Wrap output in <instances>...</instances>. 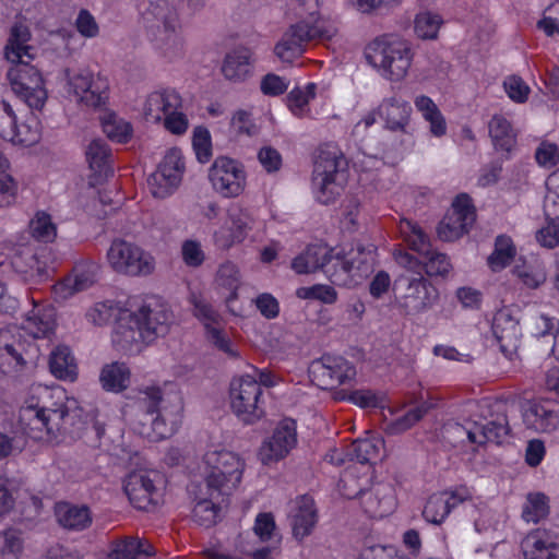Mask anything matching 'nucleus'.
<instances>
[{
    "instance_id": "obj_1",
    "label": "nucleus",
    "mask_w": 559,
    "mask_h": 559,
    "mask_svg": "<svg viewBox=\"0 0 559 559\" xmlns=\"http://www.w3.org/2000/svg\"><path fill=\"white\" fill-rule=\"evenodd\" d=\"M64 392L57 389L39 388L37 396H32L25 402L19 412V425L25 435L41 439L43 432L48 435V428L53 424L51 421L52 413L62 415L68 403H63Z\"/></svg>"
},
{
    "instance_id": "obj_2",
    "label": "nucleus",
    "mask_w": 559,
    "mask_h": 559,
    "mask_svg": "<svg viewBox=\"0 0 559 559\" xmlns=\"http://www.w3.org/2000/svg\"><path fill=\"white\" fill-rule=\"evenodd\" d=\"M51 421L53 424L48 428L49 437L64 435L72 439H83L86 444L94 448L103 445L104 426L85 414L74 400L70 401L62 415L52 413Z\"/></svg>"
},
{
    "instance_id": "obj_3",
    "label": "nucleus",
    "mask_w": 559,
    "mask_h": 559,
    "mask_svg": "<svg viewBox=\"0 0 559 559\" xmlns=\"http://www.w3.org/2000/svg\"><path fill=\"white\" fill-rule=\"evenodd\" d=\"M367 59L380 67L392 81L405 78L413 60L411 45L402 39L374 40L369 46Z\"/></svg>"
},
{
    "instance_id": "obj_4",
    "label": "nucleus",
    "mask_w": 559,
    "mask_h": 559,
    "mask_svg": "<svg viewBox=\"0 0 559 559\" xmlns=\"http://www.w3.org/2000/svg\"><path fill=\"white\" fill-rule=\"evenodd\" d=\"M10 62L7 78L13 93L29 108L40 110L48 97L41 73L24 59Z\"/></svg>"
},
{
    "instance_id": "obj_5",
    "label": "nucleus",
    "mask_w": 559,
    "mask_h": 559,
    "mask_svg": "<svg viewBox=\"0 0 559 559\" xmlns=\"http://www.w3.org/2000/svg\"><path fill=\"white\" fill-rule=\"evenodd\" d=\"M203 462V478L207 489H234L240 484L243 464L233 452L207 451Z\"/></svg>"
},
{
    "instance_id": "obj_6",
    "label": "nucleus",
    "mask_w": 559,
    "mask_h": 559,
    "mask_svg": "<svg viewBox=\"0 0 559 559\" xmlns=\"http://www.w3.org/2000/svg\"><path fill=\"white\" fill-rule=\"evenodd\" d=\"M263 390L252 376L234 378L229 385L230 407L245 424H253L264 415Z\"/></svg>"
},
{
    "instance_id": "obj_7",
    "label": "nucleus",
    "mask_w": 559,
    "mask_h": 559,
    "mask_svg": "<svg viewBox=\"0 0 559 559\" xmlns=\"http://www.w3.org/2000/svg\"><path fill=\"white\" fill-rule=\"evenodd\" d=\"M343 158L335 152L323 151L314 162L312 185L319 202L329 204L340 195L345 181Z\"/></svg>"
},
{
    "instance_id": "obj_8",
    "label": "nucleus",
    "mask_w": 559,
    "mask_h": 559,
    "mask_svg": "<svg viewBox=\"0 0 559 559\" xmlns=\"http://www.w3.org/2000/svg\"><path fill=\"white\" fill-rule=\"evenodd\" d=\"M332 284L344 287L356 286L373 271L374 248L358 243L343 255L336 254Z\"/></svg>"
},
{
    "instance_id": "obj_9",
    "label": "nucleus",
    "mask_w": 559,
    "mask_h": 559,
    "mask_svg": "<svg viewBox=\"0 0 559 559\" xmlns=\"http://www.w3.org/2000/svg\"><path fill=\"white\" fill-rule=\"evenodd\" d=\"M107 260L117 273L129 276H146L153 273V257L141 247L123 239H115L108 251Z\"/></svg>"
},
{
    "instance_id": "obj_10",
    "label": "nucleus",
    "mask_w": 559,
    "mask_h": 559,
    "mask_svg": "<svg viewBox=\"0 0 559 559\" xmlns=\"http://www.w3.org/2000/svg\"><path fill=\"white\" fill-rule=\"evenodd\" d=\"M185 170L181 152L170 148L157 169L147 178V186L154 198L165 199L171 195L179 187Z\"/></svg>"
},
{
    "instance_id": "obj_11",
    "label": "nucleus",
    "mask_w": 559,
    "mask_h": 559,
    "mask_svg": "<svg viewBox=\"0 0 559 559\" xmlns=\"http://www.w3.org/2000/svg\"><path fill=\"white\" fill-rule=\"evenodd\" d=\"M399 285L403 287L399 305L405 314L413 316L424 312L432 307L438 299L437 288L423 275H402Z\"/></svg>"
},
{
    "instance_id": "obj_12",
    "label": "nucleus",
    "mask_w": 559,
    "mask_h": 559,
    "mask_svg": "<svg viewBox=\"0 0 559 559\" xmlns=\"http://www.w3.org/2000/svg\"><path fill=\"white\" fill-rule=\"evenodd\" d=\"M475 209L471 198L462 193L457 195L449 212L437 227L438 237L443 241H454L467 234L475 222Z\"/></svg>"
},
{
    "instance_id": "obj_13",
    "label": "nucleus",
    "mask_w": 559,
    "mask_h": 559,
    "mask_svg": "<svg viewBox=\"0 0 559 559\" xmlns=\"http://www.w3.org/2000/svg\"><path fill=\"white\" fill-rule=\"evenodd\" d=\"M213 188L225 198L238 197L245 188L242 166L227 156L217 157L209 170Z\"/></svg>"
},
{
    "instance_id": "obj_14",
    "label": "nucleus",
    "mask_w": 559,
    "mask_h": 559,
    "mask_svg": "<svg viewBox=\"0 0 559 559\" xmlns=\"http://www.w3.org/2000/svg\"><path fill=\"white\" fill-rule=\"evenodd\" d=\"M310 373L322 388L334 389L353 380L356 369L341 356L324 355L311 362Z\"/></svg>"
},
{
    "instance_id": "obj_15",
    "label": "nucleus",
    "mask_w": 559,
    "mask_h": 559,
    "mask_svg": "<svg viewBox=\"0 0 559 559\" xmlns=\"http://www.w3.org/2000/svg\"><path fill=\"white\" fill-rule=\"evenodd\" d=\"M163 403L162 391L155 386L147 388L140 400V405L150 417V424L157 439H165L173 435L178 424V413L170 418V413Z\"/></svg>"
},
{
    "instance_id": "obj_16",
    "label": "nucleus",
    "mask_w": 559,
    "mask_h": 559,
    "mask_svg": "<svg viewBox=\"0 0 559 559\" xmlns=\"http://www.w3.org/2000/svg\"><path fill=\"white\" fill-rule=\"evenodd\" d=\"M321 36L322 32L318 25L300 21L284 33L275 45L274 52L282 61L292 62L302 55L307 43Z\"/></svg>"
},
{
    "instance_id": "obj_17",
    "label": "nucleus",
    "mask_w": 559,
    "mask_h": 559,
    "mask_svg": "<svg viewBox=\"0 0 559 559\" xmlns=\"http://www.w3.org/2000/svg\"><path fill=\"white\" fill-rule=\"evenodd\" d=\"M297 443L296 421L285 418L276 426L272 436L265 440L259 451V457L265 465L284 459Z\"/></svg>"
},
{
    "instance_id": "obj_18",
    "label": "nucleus",
    "mask_w": 559,
    "mask_h": 559,
    "mask_svg": "<svg viewBox=\"0 0 559 559\" xmlns=\"http://www.w3.org/2000/svg\"><path fill=\"white\" fill-rule=\"evenodd\" d=\"M384 447V440L379 437L358 439L350 443L346 448L344 456L336 451L330 455V460L332 463L336 465H342L349 462H357L361 466L367 467L368 472H371L368 480H372V466L381 460V450ZM370 481L367 485H372Z\"/></svg>"
},
{
    "instance_id": "obj_19",
    "label": "nucleus",
    "mask_w": 559,
    "mask_h": 559,
    "mask_svg": "<svg viewBox=\"0 0 559 559\" xmlns=\"http://www.w3.org/2000/svg\"><path fill=\"white\" fill-rule=\"evenodd\" d=\"M111 342L114 347L123 354H134L141 350L142 345L145 344V336L132 312L120 313L114 326Z\"/></svg>"
},
{
    "instance_id": "obj_20",
    "label": "nucleus",
    "mask_w": 559,
    "mask_h": 559,
    "mask_svg": "<svg viewBox=\"0 0 559 559\" xmlns=\"http://www.w3.org/2000/svg\"><path fill=\"white\" fill-rule=\"evenodd\" d=\"M69 84L80 100L91 107H100L108 99V83L100 76L95 78L88 70H82L73 76L66 71Z\"/></svg>"
},
{
    "instance_id": "obj_21",
    "label": "nucleus",
    "mask_w": 559,
    "mask_h": 559,
    "mask_svg": "<svg viewBox=\"0 0 559 559\" xmlns=\"http://www.w3.org/2000/svg\"><path fill=\"white\" fill-rule=\"evenodd\" d=\"M333 250L323 245H309L305 251L297 255L292 267L298 274L314 273L322 271L332 283V274L335 273L336 255Z\"/></svg>"
},
{
    "instance_id": "obj_22",
    "label": "nucleus",
    "mask_w": 559,
    "mask_h": 559,
    "mask_svg": "<svg viewBox=\"0 0 559 559\" xmlns=\"http://www.w3.org/2000/svg\"><path fill=\"white\" fill-rule=\"evenodd\" d=\"M132 313L144 333L146 345L157 337L165 336L173 322V313L164 305L157 302L143 305Z\"/></svg>"
},
{
    "instance_id": "obj_23",
    "label": "nucleus",
    "mask_w": 559,
    "mask_h": 559,
    "mask_svg": "<svg viewBox=\"0 0 559 559\" xmlns=\"http://www.w3.org/2000/svg\"><path fill=\"white\" fill-rule=\"evenodd\" d=\"M525 427L535 432H551L559 427V405L551 401H530L523 406Z\"/></svg>"
},
{
    "instance_id": "obj_24",
    "label": "nucleus",
    "mask_w": 559,
    "mask_h": 559,
    "mask_svg": "<svg viewBox=\"0 0 559 559\" xmlns=\"http://www.w3.org/2000/svg\"><path fill=\"white\" fill-rule=\"evenodd\" d=\"M492 334L499 344L501 353L509 359L518 354L521 338L519 321L512 317L509 310H499L492 320Z\"/></svg>"
},
{
    "instance_id": "obj_25",
    "label": "nucleus",
    "mask_w": 559,
    "mask_h": 559,
    "mask_svg": "<svg viewBox=\"0 0 559 559\" xmlns=\"http://www.w3.org/2000/svg\"><path fill=\"white\" fill-rule=\"evenodd\" d=\"M11 264L26 280L40 282L48 277L46 264L39 260L37 251L32 245L17 246L12 252Z\"/></svg>"
},
{
    "instance_id": "obj_26",
    "label": "nucleus",
    "mask_w": 559,
    "mask_h": 559,
    "mask_svg": "<svg viewBox=\"0 0 559 559\" xmlns=\"http://www.w3.org/2000/svg\"><path fill=\"white\" fill-rule=\"evenodd\" d=\"M289 514L293 535L296 539L302 540L311 534L317 523V511L311 496L308 493L299 496L293 502Z\"/></svg>"
},
{
    "instance_id": "obj_27",
    "label": "nucleus",
    "mask_w": 559,
    "mask_h": 559,
    "mask_svg": "<svg viewBox=\"0 0 559 559\" xmlns=\"http://www.w3.org/2000/svg\"><path fill=\"white\" fill-rule=\"evenodd\" d=\"M377 114L385 122V128L393 132H407L412 107L397 97L384 98L377 109Z\"/></svg>"
},
{
    "instance_id": "obj_28",
    "label": "nucleus",
    "mask_w": 559,
    "mask_h": 559,
    "mask_svg": "<svg viewBox=\"0 0 559 559\" xmlns=\"http://www.w3.org/2000/svg\"><path fill=\"white\" fill-rule=\"evenodd\" d=\"M525 559H559L555 536L545 530L530 533L522 543Z\"/></svg>"
},
{
    "instance_id": "obj_29",
    "label": "nucleus",
    "mask_w": 559,
    "mask_h": 559,
    "mask_svg": "<svg viewBox=\"0 0 559 559\" xmlns=\"http://www.w3.org/2000/svg\"><path fill=\"white\" fill-rule=\"evenodd\" d=\"M397 262L408 269L421 267L429 276H444L451 269L450 261L444 253L431 250L429 254L420 259L408 252L400 253Z\"/></svg>"
},
{
    "instance_id": "obj_30",
    "label": "nucleus",
    "mask_w": 559,
    "mask_h": 559,
    "mask_svg": "<svg viewBox=\"0 0 559 559\" xmlns=\"http://www.w3.org/2000/svg\"><path fill=\"white\" fill-rule=\"evenodd\" d=\"M142 16L145 27L154 35L175 31L176 14L165 0L151 3Z\"/></svg>"
},
{
    "instance_id": "obj_31",
    "label": "nucleus",
    "mask_w": 559,
    "mask_h": 559,
    "mask_svg": "<svg viewBox=\"0 0 559 559\" xmlns=\"http://www.w3.org/2000/svg\"><path fill=\"white\" fill-rule=\"evenodd\" d=\"M55 516L58 524L69 531H83L92 524V514L86 506L58 502Z\"/></svg>"
},
{
    "instance_id": "obj_32",
    "label": "nucleus",
    "mask_w": 559,
    "mask_h": 559,
    "mask_svg": "<svg viewBox=\"0 0 559 559\" xmlns=\"http://www.w3.org/2000/svg\"><path fill=\"white\" fill-rule=\"evenodd\" d=\"M181 107V97L174 90L157 91L146 99L144 111L148 119L159 121L174 110Z\"/></svg>"
},
{
    "instance_id": "obj_33",
    "label": "nucleus",
    "mask_w": 559,
    "mask_h": 559,
    "mask_svg": "<svg viewBox=\"0 0 559 559\" xmlns=\"http://www.w3.org/2000/svg\"><path fill=\"white\" fill-rule=\"evenodd\" d=\"M466 497L456 496L455 491H437L432 493L423 511L425 520L432 524H440L457 501Z\"/></svg>"
},
{
    "instance_id": "obj_34",
    "label": "nucleus",
    "mask_w": 559,
    "mask_h": 559,
    "mask_svg": "<svg viewBox=\"0 0 559 559\" xmlns=\"http://www.w3.org/2000/svg\"><path fill=\"white\" fill-rule=\"evenodd\" d=\"M85 155L97 182L112 175L110 148L105 141L100 139L93 140L87 145Z\"/></svg>"
},
{
    "instance_id": "obj_35",
    "label": "nucleus",
    "mask_w": 559,
    "mask_h": 559,
    "mask_svg": "<svg viewBox=\"0 0 559 559\" xmlns=\"http://www.w3.org/2000/svg\"><path fill=\"white\" fill-rule=\"evenodd\" d=\"M141 555H154L153 546L135 537H124L111 543L105 559H138Z\"/></svg>"
},
{
    "instance_id": "obj_36",
    "label": "nucleus",
    "mask_w": 559,
    "mask_h": 559,
    "mask_svg": "<svg viewBox=\"0 0 559 559\" xmlns=\"http://www.w3.org/2000/svg\"><path fill=\"white\" fill-rule=\"evenodd\" d=\"M131 372L124 362L114 361L102 368L99 381L107 392L120 393L128 389Z\"/></svg>"
},
{
    "instance_id": "obj_37",
    "label": "nucleus",
    "mask_w": 559,
    "mask_h": 559,
    "mask_svg": "<svg viewBox=\"0 0 559 559\" xmlns=\"http://www.w3.org/2000/svg\"><path fill=\"white\" fill-rule=\"evenodd\" d=\"M31 39L28 27L22 23H15L10 32L8 43L4 47V56L8 61H20L24 57L32 59L29 55L31 46L27 45Z\"/></svg>"
},
{
    "instance_id": "obj_38",
    "label": "nucleus",
    "mask_w": 559,
    "mask_h": 559,
    "mask_svg": "<svg viewBox=\"0 0 559 559\" xmlns=\"http://www.w3.org/2000/svg\"><path fill=\"white\" fill-rule=\"evenodd\" d=\"M56 328L55 311L52 308H37L32 311L23 323V329L34 338L48 337Z\"/></svg>"
},
{
    "instance_id": "obj_39",
    "label": "nucleus",
    "mask_w": 559,
    "mask_h": 559,
    "mask_svg": "<svg viewBox=\"0 0 559 559\" xmlns=\"http://www.w3.org/2000/svg\"><path fill=\"white\" fill-rule=\"evenodd\" d=\"M250 51L248 49H236L226 55L222 72L229 81H243L250 73Z\"/></svg>"
},
{
    "instance_id": "obj_40",
    "label": "nucleus",
    "mask_w": 559,
    "mask_h": 559,
    "mask_svg": "<svg viewBox=\"0 0 559 559\" xmlns=\"http://www.w3.org/2000/svg\"><path fill=\"white\" fill-rule=\"evenodd\" d=\"M49 368L51 373L58 379L71 381L75 379L76 365L68 346L60 345L51 352Z\"/></svg>"
},
{
    "instance_id": "obj_41",
    "label": "nucleus",
    "mask_w": 559,
    "mask_h": 559,
    "mask_svg": "<svg viewBox=\"0 0 559 559\" xmlns=\"http://www.w3.org/2000/svg\"><path fill=\"white\" fill-rule=\"evenodd\" d=\"M210 491H197L193 497V516L204 526L214 524L218 518L222 509L221 504L216 501Z\"/></svg>"
},
{
    "instance_id": "obj_42",
    "label": "nucleus",
    "mask_w": 559,
    "mask_h": 559,
    "mask_svg": "<svg viewBox=\"0 0 559 559\" xmlns=\"http://www.w3.org/2000/svg\"><path fill=\"white\" fill-rule=\"evenodd\" d=\"M489 135L497 150L510 152L515 144V133L510 122L502 116H493L489 121Z\"/></svg>"
},
{
    "instance_id": "obj_43",
    "label": "nucleus",
    "mask_w": 559,
    "mask_h": 559,
    "mask_svg": "<svg viewBox=\"0 0 559 559\" xmlns=\"http://www.w3.org/2000/svg\"><path fill=\"white\" fill-rule=\"evenodd\" d=\"M159 486H165L163 474L154 469H136L123 477L121 489H157Z\"/></svg>"
},
{
    "instance_id": "obj_44",
    "label": "nucleus",
    "mask_w": 559,
    "mask_h": 559,
    "mask_svg": "<svg viewBox=\"0 0 559 559\" xmlns=\"http://www.w3.org/2000/svg\"><path fill=\"white\" fill-rule=\"evenodd\" d=\"M415 106L430 123V131L436 136H441L447 131L445 120L437 105L428 96L416 97Z\"/></svg>"
},
{
    "instance_id": "obj_45",
    "label": "nucleus",
    "mask_w": 559,
    "mask_h": 559,
    "mask_svg": "<svg viewBox=\"0 0 559 559\" xmlns=\"http://www.w3.org/2000/svg\"><path fill=\"white\" fill-rule=\"evenodd\" d=\"M515 255V247L510 237L500 235L496 238L495 249L488 257V265L493 272L503 270Z\"/></svg>"
},
{
    "instance_id": "obj_46",
    "label": "nucleus",
    "mask_w": 559,
    "mask_h": 559,
    "mask_svg": "<svg viewBox=\"0 0 559 559\" xmlns=\"http://www.w3.org/2000/svg\"><path fill=\"white\" fill-rule=\"evenodd\" d=\"M435 407V403L429 401H421L417 406L411 408L403 416L399 417L393 423H391L388 426V431L391 435H399L408 430L415 424L421 420L424 416Z\"/></svg>"
},
{
    "instance_id": "obj_47",
    "label": "nucleus",
    "mask_w": 559,
    "mask_h": 559,
    "mask_svg": "<svg viewBox=\"0 0 559 559\" xmlns=\"http://www.w3.org/2000/svg\"><path fill=\"white\" fill-rule=\"evenodd\" d=\"M548 497L542 491H530L523 506L522 518L527 523H537L549 513Z\"/></svg>"
},
{
    "instance_id": "obj_48",
    "label": "nucleus",
    "mask_w": 559,
    "mask_h": 559,
    "mask_svg": "<svg viewBox=\"0 0 559 559\" xmlns=\"http://www.w3.org/2000/svg\"><path fill=\"white\" fill-rule=\"evenodd\" d=\"M231 226L229 228V236L225 239L224 231L215 234L216 243L227 249L236 242H241L248 230L251 229L249 226L248 217L243 214L230 215Z\"/></svg>"
},
{
    "instance_id": "obj_49",
    "label": "nucleus",
    "mask_w": 559,
    "mask_h": 559,
    "mask_svg": "<svg viewBox=\"0 0 559 559\" xmlns=\"http://www.w3.org/2000/svg\"><path fill=\"white\" fill-rule=\"evenodd\" d=\"M103 131L115 142L127 143L132 136V127L116 114H107L102 118Z\"/></svg>"
},
{
    "instance_id": "obj_50",
    "label": "nucleus",
    "mask_w": 559,
    "mask_h": 559,
    "mask_svg": "<svg viewBox=\"0 0 559 559\" xmlns=\"http://www.w3.org/2000/svg\"><path fill=\"white\" fill-rule=\"evenodd\" d=\"M12 133L14 136H7L5 140L24 146L34 145L40 139L39 122L35 117L20 124L15 121Z\"/></svg>"
},
{
    "instance_id": "obj_51",
    "label": "nucleus",
    "mask_w": 559,
    "mask_h": 559,
    "mask_svg": "<svg viewBox=\"0 0 559 559\" xmlns=\"http://www.w3.org/2000/svg\"><path fill=\"white\" fill-rule=\"evenodd\" d=\"M22 349V343L14 340L9 331H0V367L4 362L9 365L12 362L20 366L25 365Z\"/></svg>"
},
{
    "instance_id": "obj_52",
    "label": "nucleus",
    "mask_w": 559,
    "mask_h": 559,
    "mask_svg": "<svg viewBox=\"0 0 559 559\" xmlns=\"http://www.w3.org/2000/svg\"><path fill=\"white\" fill-rule=\"evenodd\" d=\"M99 265L93 261L78 263L73 269L74 292H82L90 288L96 281Z\"/></svg>"
},
{
    "instance_id": "obj_53",
    "label": "nucleus",
    "mask_w": 559,
    "mask_h": 559,
    "mask_svg": "<svg viewBox=\"0 0 559 559\" xmlns=\"http://www.w3.org/2000/svg\"><path fill=\"white\" fill-rule=\"evenodd\" d=\"M216 283L218 286L224 287L230 292L226 299L228 302L236 299L237 289L240 284V274L237 265L229 261L219 265L216 273Z\"/></svg>"
},
{
    "instance_id": "obj_54",
    "label": "nucleus",
    "mask_w": 559,
    "mask_h": 559,
    "mask_svg": "<svg viewBox=\"0 0 559 559\" xmlns=\"http://www.w3.org/2000/svg\"><path fill=\"white\" fill-rule=\"evenodd\" d=\"M476 428L479 429L481 435V441L495 442L500 444L502 439L509 433L510 428L508 425L507 417L504 415L497 417L495 420L487 421L486 424H476Z\"/></svg>"
},
{
    "instance_id": "obj_55",
    "label": "nucleus",
    "mask_w": 559,
    "mask_h": 559,
    "mask_svg": "<svg viewBox=\"0 0 559 559\" xmlns=\"http://www.w3.org/2000/svg\"><path fill=\"white\" fill-rule=\"evenodd\" d=\"M442 20L438 14L423 12L416 15L415 33L423 39L437 38Z\"/></svg>"
},
{
    "instance_id": "obj_56",
    "label": "nucleus",
    "mask_w": 559,
    "mask_h": 559,
    "mask_svg": "<svg viewBox=\"0 0 559 559\" xmlns=\"http://www.w3.org/2000/svg\"><path fill=\"white\" fill-rule=\"evenodd\" d=\"M206 340L219 352L226 354L229 358H238L239 353L231 342L228 333L221 326H209L206 330Z\"/></svg>"
},
{
    "instance_id": "obj_57",
    "label": "nucleus",
    "mask_w": 559,
    "mask_h": 559,
    "mask_svg": "<svg viewBox=\"0 0 559 559\" xmlns=\"http://www.w3.org/2000/svg\"><path fill=\"white\" fill-rule=\"evenodd\" d=\"M29 229L33 237L43 242L52 241L57 235L56 226L50 216L44 212L37 213L35 218L31 221Z\"/></svg>"
},
{
    "instance_id": "obj_58",
    "label": "nucleus",
    "mask_w": 559,
    "mask_h": 559,
    "mask_svg": "<svg viewBox=\"0 0 559 559\" xmlns=\"http://www.w3.org/2000/svg\"><path fill=\"white\" fill-rule=\"evenodd\" d=\"M253 532L261 542H272L277 536L273 514L269 512L259 513L254 521Z\"/></svg>"
},
{
    "instance_id": "obj_59",
    "label": "nucleus",
    "mask_w": 559,
    "mask_h": 559,
    "mask_svg": "<svg viewBox=\"0 0 559 559\" xmlns=\"http://www.w3.org/2000/svg\"><path fill=\"white\" fill-rule=\"evenodd\" d=\"M8 160L0 152V206L9 205L14 199L15 183L7 173Z\"/></svg>"
},
{
    "instance_id": "obj_60",
    "label": "nucleus",
    "mask_w": 559,
    "mask_h": 559,
    "mask_svg": "<svg viewBox=\"0 0 559 559\" xmlns=\"http://www.w3.org/2000/svg\"><path fill=\"white\" fill-rule=\"evenodd\" d=\"M192 145L201 163L209 162L212 154L211 135L206 128L197 127L193 131Z\"/></svg>"
},
{
    "instance_id": "obj_61",
    "label": "nucleus",
    "mask_w": 559,
    "mask_h": 559,
    "mask_svg": "<svg viewBox=\"0 0 559 559\" xmlns=\"http://www.w3.org/2000/svg\"><path fill=\"white\" fill-rule=\"evenodd\" d=\"M192 302L194 316L203 322L205 331L209 330V326L221 324L222 318L211 304L197 297L193 298Z\"/></svg>"
},
{
    "instance_id": "obj_62",
    "label": "nucleus",
    "mask_w": 559,
    "mask_h": 559,
    "mask_svg": "<svg viewBox=\"0 0 559 559\" xmlns=\"http://www.w3.org/2000/svg\"><path fill=\"white\" fill-rule=\"evenodd\" d=\"M75 27L78 32L86 38H94L99 33V26L92 15V13L86 9H81L75 20Z\"/></svg>"
},
{
    "instance_id": "obj_63",
    "label": "nucleus",
    "mask_w": 559,
    "mask_h": 559,
    "mask_svg": "<svg viewBox=\"0 0 559 559\" xmlns=\"http://www.w3.org/2000/svg\"><path fill=\"white\" fill-rule=\"evenodd\" d=\"M537 241L546 248L552 249L559 245V219H547V225L536 234Z\"/></svg>"
},
{
    "instance_id": "obj_64",
    "label": "nucleus",
    "mask_w": 559,
    "mask_h": 559,
    "mask_svg": "<svg viewBox=\"0 0 559 559\" xmlns=\"http://www.w3.org/2000/svg\"><path fill=\"white\" fill-rule=\"evenodd\" d=\"M23 549L21 535L15 531L4 533V543L1 549L3 559H17Z\"/></svg>"
}]
</instances>
